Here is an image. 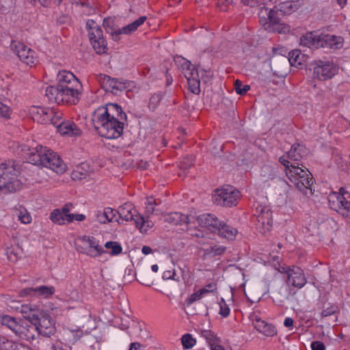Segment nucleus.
I'll return each instance as SVG.
<instances>
[{
	"label": "nucleus",
	"instance_id": "nucleus-1",
	"mask_svg": "<svg viewBox=\"0 0 350 350\" xmlns=\"http://www.w3.org/2000/svg\"><path fill=\"white\" fill-rule=\"evenodd\" d=\"M56 85L46 89L45 96L51 102L60 104H77L81 94L82 85L76 77L70 72L62 70L57 75Z\"/></svg>",
	"mask_w": 350,
	"mask_h": 350
},
{
	"label": "nucleus",
	"instance_id": "nucleus-2",
	"mask_svg": "<svg viewBox=\"0 0 350 350\" xmlns=\"http://www.w3.org/2000/svg\"><path fill=\"white\" fill-rule=\"evenodd\" d=\"M301 5L299 1H288L281 2L272 8L262 6L258 12L260 23L267 31L280 33L282 25L281 17L294 12Z\"/></svg>",
	"mask_w": 350,
	"mask_h": 350
},
{
	"label": "nucleus",
	"instance_id": "nucleus-3",
	"mask_svg": "<svg viewBox=\"0 0 350 350\" xmlns=\"http://www.w3.org/2000/svg\"><path fill=\"white\" fill-rule=\"evenodd\" d=\"M29 161L31 163L48 167L58 174L64 173L66 165L60 157L52 150L41 145L28 148Z\"/></svg>",
	"mask_w": 350,
	"mask_h": 350
},
{
	"label": "nucleus",
	"instance_id": "nucleus-4",
	"mask_svg": "<svg viewBox=\"0 0 350 350\" xmlns=\"http://www.w3.org/2000/svg\"><path fill=\"white\" fill-rule=\"evenodd\" d=\"M18 174L14 162L0 164V196L15 192L21 188L22 183L18 178Z\"/></svg>",
	"mask_w": 350,
	"mask_h": 350
},
{
	"label": "nucleus",
	"instance_id": "nucleus-5",
	"mask_svg": "<svg viewBox=\"0 0 350 350\" xmlns=\"http://www.w3.org/2000/svg\"><path fill=\"white\" fill-rule=\"evenodd\" d=\"M3 326L10 329L14 334L22 340L31 341L38 335L36 327L33 323L23 321H17L15 318L9 315H3L0 319Z\"/></svg>",
	"mask_w": 350,
	"mask_h": 350
},
{
	"label": "nucleus",
	"instance_id": "nucleus-6",
	"mask_svg": "<svg viewBox=\"0 0 350 350\" xmlns=\"http://www.w3.org/2000/svg\"><path fill=\"white\" fill-rule=\"evenodd\" d=\"M92 121L95 129L99 135L107 139L118 138L124 129V122L121 120H112L105 118H100L97 116L92 117Z\"/></svg>",
	"mask_w": 350,
	"mask_h": 350
},
{
	"label": "nucleus",
	"instance_id": "nucleus-7",
	"mask_svg": "<svg viewBox=\"0 0 350 350\" xmlns=\"http://www.w3.org/2000/svg\"><path fill=\"white\" fill-rule=\"evenodd\" d=\"M118 215L120 218L125 221L133 220L137 228L142 232H146L148 229L153 227L154 224L148 219H145L142 215L139 214L135 209L132 203L126 202L118 207L116 210V215Z\"/></svg>",
	"mask_w": 350,
	"mask_h": 350
},
{
	"label": "nucleus",
	"instance_id": "nucleus-8",
	"mask_svg": "<svg viewBox=\"0 0 350 350\" xmlns=\"http://www.w3.org/2000/svg\"><path fill=\"white\" fill-rule=\"evenodd\" d=\"M176 64L179 66L185 78L187 80L188 87L190 92L195 94L200 92L199 72L191 62L186 59L179 56L175 59Z\"/></svg>",
	"mask_w": 350,
	"mask_h": 350
},
{
	"label": "nucleus",
	"instance_id": "nucleus-9",
	"mask_svg": "<svg viewBox=\"0 0 350 350\" xmlns=\"http://www.w3.org/2000/svg\"><path fill=\"white\" fill-rule=\"evenodd\" d=\"M88 36L94 50L98 54H103L107 51V44L103 36L101 27L94 21L86 22Z\"/></svg>",
	"mask_w": 350,
	"mask_h": 350
},
{
	"label": "nucleus",
	"instance_id": "nucleus-10",
	"mask_svg": "<svg viewBox=\"0 0 350 350\" xmlns=\"http://www.w3.org/2000/svg\"><path fill=\"white\" fill-rule=\"evenodd\" d=\"M28 318L29 321L33 323L36 327L38 335L50 336L55 333V327L53 321L46 312L40 310L38 314L29 316Z\"/></svg>",
	"mask_w": 350,
	"mask_h": 350
},
{
	"label": "nucleus",
	"instance_id": "nucleus-11",
	"mask_svg": "<svg viewBox=\"0 0 350 350\" xmlns=\"http://www.w3.org/2000/svg\"><path fill=\"white\" fill-rule=\"evenodd\" d=\"M240 193L238 190L228 186L216 189L214 191L213 199L215 204L223 206H231L236 205Z\"/></svg>",
	"mask_w": 350,
	"mask_h": 350
},
{
	"label": "nucleus",
	"instance_id": "nucleus-12",
	"mask_svg": "<svg viewBox=\"0 0 350 350\" xmlns=\"http://www.w3.org/2000/svg\"><path fill=\"white\" fill-rule=\"evenodd\" d=\"M98 81L100 83L102 88L113 94L117 95L124 92L129 87L128 81L111 78L108 75L100 74L97 77Z\"/></svg>",
	"mask_w": 350,
	"mask_h": 350
},
{
	"label": "nucleus",
	"instance_id": "nucleus-13",
	"mask_svg": "<svg viewBox=\"0 0 350 350\" xmlns=\"http://www.w3.org/2000/svg\"><path fill=\"white\" fill-rule=\"evenodd\" d=\"M93 116L100 118H105L112 120H126V115L122 107L116 103H108L105 107H98L94 113Z\"/></svg>",
	"mask_w": 350,
	"mask_h": 350
},
{
	"label": "nucleus",
	"instance_id": "nucleus-14",
	"mask_svg": "<svg viewBox=\"0 0 350 350\" xmlns=\"http://www.w3.org/2000/svg\"><path fill=\"white\" fill-rule=\"evenodd\" d=\"M196 216L184 215L181 213L174 212L167 215L165 217L166 222L170 223L174 225H183L187 226V230L189 231V234L191 236L201 237L202 233L198 231V232L193 233L191 230V225L194 224Z\"/></svg>",
	"mask_w": 350,
	"mask_h": 350
},
{
	"label": "nucleus",
	"instance_id": "nucleus-15",
	"mask_svg": "<svg viewBox=\"0 0 350 350\" xmlns=\"http://www.w3.org/2000/svg\"><path fill=\"white\" fill-rule=\"evenodd\" d=\"M338 67L329 62H317L314 67L313 77L321 81L332 79L337 72Z\"/></svg>",
	"mask_w": 350,
	"mask_h": 350
},
{
	"label": "nucleus",
	"instance_id": "nucleus-16",
	"mask_svg": "<svg viewBox=\"0 0 350 350\" xmlns=\"http://www.w3.org/2000/svg\"><path fill=\"white\" fill-rule=\"evenodd\" d=\"M12 48L21 61L24 64L31 66L35 65L38 62L35 51L23 43H12Z\"/></svg>",
	"mask_w": 350,
	"mask_h": 350
},
{
	"label": "nucleus",
	"instance_id": "nucleus-17",
	"mask_svg": "<svg viewBox=\"0 0 350 350\" xmlns=\"http://www.w3.org/2000/svg\"><path fill=\"white\" fill-rule=\"evenodd\" d=\"M328 201L330 207L345 217L350 219V201L346 197L338 194H329Z\"/></svg>",
	"mask_w": 350,
	"mask_h": 350
},
{
	"label": "nucleus",
	"instance_id": "nucleus-18",
	"mask_svg": "<svg viewBox=\"0 0 350 350\" xmlns=\"http://www.w3.org/2000/svg\"><path fill=\"white\" fill-rule=\"evenodd\" d=\"M285 273L286 274V283L288 286L301 288L307 282L303 270L298 267H288Z\"/></svg>",
	"mask_w": 350,
	"mask_h": 350
},
{
	"label": "nucleus",
	"instance_id": "nucleus-19",
	"mask_svg": "<svg viewBox=\"0 0 350 350\" xmlns=\"http://www.w3.org/2000/svg\"><path fill=\"white\" fill-rule=\"evenodd\" d=\"M55 293L53 286H40L36 288H26L20 291L21 297H42L48 298Z\"/></svg>",
	"mask_w": 350,
	"mask_h": 350
},
{
	"label": "nucleus",
	"instance_id": "nucleus-20",
	"mask_svg": "<svg viewBox=\"0 0 350 350\" xmlns=\"http://www.w3.org/2000/svg\"><path fill=\"white\" fill-rule=\"evenodd\" d=\"M321 33L315 31L307 32L299 39V44L310 49L321 48Z\"/></svg>",
	"mask_w": 350,
	"mask_h": 350
},
{
	"label": "nucleus",
	"instance_id": "nucleus-21",
	"mask_svg": "<svg viewBox=\"0 0 350 350\" xmlns=\"http://www.w3.org/2000/svg\"><path fill=\"white\" fill-rule=\"evenodd\" d=\"M32 118L40 124H48L50 116L53 114V109L42 107H32L30 109Z\"/></svg>",
	"mask_w": 350,
	"mask_h": 350
},
{
	"label": "nucleus",
	"instance_id": "nucleus-22",
	"mask_svg": "<svg viewBox=\"0 0 350 350\" xmlns=\"http://www.w3.org/2000/svg\"><path fill=\"white\" fill-rule=\"evenodd\" d=\"M84 245L88 247L86 254L92 257H97L105 253L104 249L98 245L96 239L92 237L84 236L81 238Z\"/></svg>",
	"mask_w": 350,
	"mask_h": 350
},
{
	"label": "nucleus",
	"instance_id": "nucleus-23",
	"mask_svg": "<svg viewBox=\"0 0 350 350\" xmlns=\"http://www.w3.org/2000/svg\"><path fill=\"white\" fill-rule=\"evenodd\" d=\"M147 19L146 16H140L139 18L133 21V23L127 25L126 26L118 29L114 32H111L112 38L114 40L117 41L119 40V36L122 33L131 34L135 31L140 25H142Z\"/></svg>",
	"mask_w": 350,
	"mask_h": 350
},
{
	"label": "nucleus",
	"instance_id": "nucleus-24",
	"mask_svg": "<svg viewBox=\"0 0 350 350\" xmlns=\"http://www.w3.org/2000/svg\"><path fill=\"white\" fill-rule=\"evenodd\" d=\"M197 221L198 224L204 228H206L212 232H216V228L219 225L220 221L212 214H203L196 217L194 224Z\"/></svg>",
	"mask_w": 350,
	"mask_h": 350
},
{
	"label": "nucleus",
	"instance_id": "nucleus-25",
	"mask_svg": "<svg viewBox=\"0 0 350 350\" xmlns=\"http://www.w3.org/2000/svg\"><path fill=\"white\" fill-rule=\"evenodd\" d=\"M307 175H303L299 180H297L293 183L297 189L304 195H308V193L312 194V187L314 181L309 170L307 172Z\"/></svg>",
	"mask_w": 350,
	"mask_h": 350
},
{
	"label": "nucleus",
	"instance_id": "nucleus-26",
	"mask_svg": "<svg viewBox=\"0 0 350 350\" xmlns=\"http://www.w3.org/2000/svg\"><path fill=\"white\" fill-rule=\"evenodd\" d=\"M96 221L100 224H105L113 221H118L116 218V210L110 207H106L102 210H97L94 213Z\"/></svg>",
	"mask_w": 350,
	"mask_h": 350
},
{
	"label": "nucleus",
	"instance_id": "nucleus-27",
	"mask_svg": "<svg viewBox=\"0 0 350 350\" xmlns=\"http://www.w3.org/2000/svg\"><path fill=\"white\" fill-rule=\"evenodd\" d=\"M344 39L341 36L321 33V48L341 49Z\"/></svg>",
	"mask_w": 350,
	"mask_h": 350
},
{
	"label": "nucleus",
	"instance_id": "nucleus-28",
	"mask_svg": "<svg viewBox=\"0 0 350 350\" xmlns=\"http://www.w3.org/2000/svg\"><path fill=\"white\" fill-rule=\"evenodd\" d=\"M253 325L258 332L265 336L272 337L277 334V330L273 325L267 323L259 317H256L253 320Z\"/></svg>",
	"mask_w": 350,
	"mask_h": 350
},
{
	"label": "nucleus",
	"instance_id": "nucleus-29",
	"mask_svg": "<svg viewBox=\"0 0 350 350\" xmlns=\"http://www.w3.org/2000/svg\"><path fill=\"white\" fill-rule=\"evenodd\" d=\"M62 135L69 136H79L81 133V129L72 121L65 120L57 129Z\"/></svg>",
	"mask_w": 350,
	"mask_h": 350
},
{
	"label": "nucleus",
	"instance_id": "nucleus-30",
	"mask_svg": "<svg viewBox=\"0 0 350 350\" xmlns=\"http://www.w3.org/2000/svg\"><path fill=\"white\" fill-rule=\"evenodd\" d=\"M216 232L221 237L233 240L237 235L238 231L236 228L220 221L219 225L216 228Z\"/></svg>",
	"mask_w": 350,
	"mask_h": 350
},
{
	"label": "nucleus",
	"instance_id": "nucleus-31",
	"mask_svg": "<svg viewBox=\"0 0 350 350\" xmlns=\"http://www.w3.org/2000/svg\"><path fill=\"white\" fill-rule=\"evenodd\" d=\"M296 164L297 165H295V163H291V168L286 170V175L292 183H294L297 180H299L303 175L308 174L307 172L308 170L306 167H304V168H303L299 167V163H296Z\"/></svg>",
	"mask_w": 350,
	"mask_h": 350
},
{
	"label": "nucleus",
	"instance_id": "nucleus-32",
	"mask_svg": "<svg viewBox=\"0 0 350 350\" xmlns=\"http://www.w3.org/2000/svg\"><path fill=\"white\" fill-rule=\"evenodd\" d=\"M258 221L261 224L262 226L269 230L272 225V213L269 208H261L258 215Z\"/></svg>",
	"mask_w": 350,
	"mask_h": 350
},
{
	"label": "nucleus",
	"instance_id": "nucleus-33",
	"mask_svg": "<svg viewBox=\"0 0 350 350\" xmlns=\"http://www.w3.org/2000/svg\"><path fill=\"white\" fill-rule=\"evenodd\" d=\"M285 62H288L293 66L298 67L301 66L304 61V55L299 50H293L288 53V57H282Z\"/></svg>",
	"mask_w": 350,
	"mask_h": 350
},
{
	"label": "nucleus",
	"instance_id": "nucleus-34",
	"mask_svg": "<svg viewBox=\"0 0 350 350\" xmlns=\"http://www.w3.org/2000/svg\"><path fill=\"white\" fill-rule=\"evenodd\" d=\"M226 247L219 245H210L206 248L203 249V258H211L217 256L221 255L226 252Z\"/></svg>",
	"mask_w": 350,
	"mask_h": 350
},
{
	"label": "nucleus",
	"instance_id": "nucleus-35",
	"mask_svg": "<svg viewBox=\"0 0 350 350\" xmlns=\"http://www.w3.org/2000/svg\"><path fill=\"white\" fill-rule=\"evenodd\" d=\"M90 174L89 166L87 163H81L77 166L71 173L72 180H83L88 176Z\"/></svg>",
	"mask_w": 350,
	"mask_h": 350
},
{
	"label": "nucleus",
	"instance_id": "nucleus-36",
	"mask_svg": "<svg viewBox=\"0 0 350 350\" xmlns=\"http://www.w3.org/2000/svg\"><path fill=\"white\" fill-rule=\"evenodd\" d=\"M50 219L54 224L58 225L68 224L69 219H71L70 215H64L59 208H56L51 213Z\"/></svg>",
	"mask_w": 350,
	"mask_h": 350
},
{
	"label": "nucleus",
	"instance_id": "nucleus-37",
	"mask_svg": "<svg viewBox=\"0 0 350 350\" xmlns=\"http://www.w3.org/2000/svg\"><path fill=\"white\" fill-rule=\"evenodd\" d=\"M14 212L21 223L25 224L31 223V217L28 211L23 206L18 205L14 207Z\"/></svg>",
	"mask_w": 350,
	"mask_h": 350
},
{
	"label": "nucleus",
	"instance_id": "nucleus-38",
	"mask_svg": "<svg viewBox=\"0 0 350 350\" xmlns=\"http://www.w3.org/2000/svg\"><path fill=\"white\" fill-rule=\"evenodd\" d=\"M274 300L278 303H282L289 297V288L287 286H281L273 292Z\"/></svg>",
	"mask_w": 350,
	"mask_h": 350
},
{
	"label": "nucleus",
	"instance_id": "nucleus-39",
	"mask_svg": "<svg viewBox=\"0 0 350 350\" xmlns=\"http://www.w3.org/2000/svg\"><path fill=\"white\" fill-rule=\"evenodd\" d=\"M301 149L302 147L299 144L293 145L287 152V158L296 164L302 158Z\"/></svg>",
	"mask_w": 350,
	"mask_h": 350
},
{
	"label": "nucleus",
	"instance_id": "nucleus-40",
	"mask_svg": "<svg viewBox=\"0 0 350 350\" xmlns=\"http://www.w3.org/2000/svg\"><path fill=\"white\" fill-rule=\"evenodd\" d=\"M53 115L50 116L49 118L48 124H52L53 126L57 127L58 129L62 125V122H64V120L62 118V113L61 111H57L55 109H53Z\"/></svg>",
	"mask_w": 350,
	"mask_h": 350
},
{
	"label": "nucleus",
	"instance_id": "nucleus-41",
	"mask_svg": "<svg viewBox=\"0 0 350 350\" xmlns=\"http://www.w3.org/2000/svg\"><path fill=\"white\" fill-rule=\"evenodd\" d=\"M105 247L111 249L110 254L111 256L118 255L122 252V248L120 244L115 241H108L105 244Z\"/></svg>",
	"mask_w": 350,
	"mask_h": 350
},
{
	"label": "nucleus",
	"instance_id": "nucleus-42",
	"mask_svg": "<svg viewBox=\"0 0 350 350\" xmlns=\"http://www.w3.org/2000/svg\"><path fill=\"white\" fill-rule=\"evenodd\" d=\"M157 204L158 203L156 202V200L153 197L150 196L146 198L145 208L147 217L153 214V213L156 211L155 206H157Z\"/></svg>",
	"mask_w": 350,
	"mask_h": 350
},
{
	"label": "nucleus",
	"instance_id": "nucleus-43",
	"mask_svg": "<svg viewBox=\"0 0 350 350\" xmlns=\"http://www.w3.org/2000/svg\"><path fill=\"white\" fill-rule=\"evenodd\" d=\"M181 342L185 349H189L192 348L196 342L195 338H193L190 334H184L182 336Z\"/></svg>",
	"mask_w": 350,
	"mask_h": 350
},
{
	"label": "nucleus",
	"instance_id": "nucleus-44",
	"mask_svg": "<svg viewBox=\"0 0 350 350\" xmlns=\"http://www.w3.org/2000/svg\"><path fill=\"white\" fill-rule=\"evenodd\" d=\"M21 313L23 314L24 318L29 321L28 317L31 315H36L40 310H36L35 308H31L28 305H23L21 309Z\"/></svg>",
	"mask_w": 350,
	"mask_h": 350
},
{
	"label": "nucleus",
	"instance_id": "nucleus-45",
	"mask_svg": "<svg viewBox=\"0 0 350 350\" xmlns=\"http://www.w3.org/2000/svg\"><path fill=\"white\" fill-rule=\"evenodd\" d=\"M163 98V95L161 93L154 94L152 95L149 100L148 107L150 110L154 111L158 107L160 101Z\"/></svg>",
	"mask_w": 350,
	"mask_h": 350
},
{
	"label": "nucleus",
	"instance_id": "nucleus-46",
	"mask_svg": "<svg viewBox=\"0 0 350 350\" xmlns=\"http://www.w3.org/2000/svg\"><path fill=\"white\" fill-rule=\"evenodd\" d=\"M199 81H202L204 83H208L213 77V72L210 70H198Z\"/></svg>",
	"mask_w": 350,
	"mask_h": 350
},
{
	"label": "nucleus",
	"instance_id": "nucleus-47",
	"mask_svg": "<svg viewBox=\"0 0 350 350\" xmlns=\"http://www.w3.org/2000/svg\"><path fill=\"white\" fill-rule=\"evenodd\" d=\"M15 344L5 337H0V350H12Z\"/></svg>",
	"mask_w": 350,
	"mask_h": 350
},
{
	"label": "nucleus",
	"instance_id": "nucleus-48",
	"mask_svg": "<svg viewBox=\"0 0 350 350\" xmlns=\"http://www.w3.org/2000/svg\"><path fill=\"white\" fill-rule=\"evenodd\" d=\"M234 89L238 94L244 95L250 89V87L248 85H243L241 81L236 80L234 82Z\"/></svg>",
	"mask_w": 350,
	"mask_h": 350
},
{
	"label": "nucleus",
	"instance_id": "nucleus-49",
	"mask_svg": "<svg viewBox=\"0 0 350 350\" xmlns=\"http://www.w3.org/2000/svg\"><path fill=\"white\" fill-rule=\"evenodd\" d=\"M217 289V284L215 282H211L206 284L204 287L199 289V291L200 294H202V296H204L209 293H216Z\"/></svg>",
	"mask_w": 350,
	"mask_h": 350
},
{
	"label": "nucleus",
	"instance_id": "nucleus-50",
	"mask_svg": "<svg viewBox=\"0 0 350 350\" xmlns=\"http://www.w3.org/2000/svg\"><path fill=\"white\" fill-rule=\"evenodd\" d=\"M275 172L274 169L269 165H265L261 170V176L264 178L272 179L274 178Z\"/></svg>",
	"mask_w": 350,
	"mask_h": 350
},
{
	"label": "nucleus",
	"instance_id": "nucleus-51",
	"mask_svg": "<svg viewBox=\"0 0 350 350\" xmlns=\"http://www.w3.org/2000/svg\"><path fill=\"white\" fill-rule=\"evenodd\" d=\"M219 314L224 317H228L230 314V308L224 299H221V302L219 303Z\"/></svg>",
	"mask_w": 350,
	"mask_h": 350
},
{
	"label": "nucleus",
	"instance_id": "nucleus-52",
	"mask_svg": "<svg viewBox=\"0 0 350 350\" xmlns=\"http://www.w3.org/2000/svg\"><path fill=\"white\" fill-rule=\"evenodd\" d=\"M338 310V308L337 306L332 305L325 309H324L321 312V316L323 317H326L328 316H330L332 314H334Z\"/></svg>",
	"mask_w": 350,
	"mask_h": 350
},
{
	"label": "nucleus",
	"instance_id": "nucleus-53",
	"mask_svg": "<svg viewBox=\"0 0 350 350\" xmlns=\"http://www.w3.org/2000/svg\"><path fill=\"white\" fill-rule=\"evenodd\" d=\"M203 296L200 294V291H197L192 293L187 299L188 305L192 304L193 302L200 300Z\"/></svg>",
	"mask_w": 350,
	"mask_h": 350
},
{
	"label": "nucleus",
	"instance_id": "nucleus-54",
	"mask_svg": "<svg viewBox=\"0 0 350 350\" xmlns=\"http://www.w3.org/2000/svg\"><path fill=\"white\" fill-rule=\"evenodd\" d=\"M193 165V159L191 157H187L180 162L179 167L184 172Z\"/></svg>",
	"mask_w": 350,
	"mask_h": 350
},
{
	"label": "nucleus",
	"instance_id": "nucleus-55",
	"mask_svg": "<svg viewBox=\"0 0 350 350\" xmlns=\"http://www.w3.org/2000/svg\"><path fill=\"white\" fill-rule=\"evenodd\" d=\"M10 113V108L8 105L0 102V115L4 118H8Z\"/></svg>",
	"mask_w": 350,
	"mask_h": 350
},
{
	"label": "nucleus",
	"instance_id": "nucleus-56",
	"mask_svg": "<svg viewBox=\"0 0 350 350\" xmlns=\"http://www.w3.org/2000/svg\"><path fill=\"white\" fill-rule=\"evenodd\" d=\"M280 162L285 167V170H288L291 168V164L293 163L291 160L287 158V156H282L280 157Z\"/></svg>",
	"mask_w": 350,
	"mask_h": 350
},
{
	"label": "nucleus",
	"instance_id": "nucleus-57",
	"mask_svg": "<svg viewBox=\"0 0 350 350\" xmlns=\"http://www.w3.org/2000/svg\"><path fill=\"white\" fill-rule=\"evenodd\" d=\"M312 350H325V347L324 344L321 341H314L311 344Z\"/></svg>",
	"mask_w": 350,
	"mask_h": 350
},
{
	"label": "nucleus",
	"instance_id": "nucleus-58",
	"mask_svg": "<svg viewBox=\"0 0 350 350\" xmlns=\"http://www.w3.org/2000/svg\"><path fill=\"white\" fill-rule=\"evenodd\" d=\"M245 5H250L251 7L255 6L258 2H262L263 6L267 5L264 2V0H242Z\"/></svg>",
	"mask_w": 350,
	"mask_h": 350
},
{
	"label": "nucleus",
	"instance_id": "nucleus-59",
	"mask_svg": "<svg viewBox=\"0 0 350 350\" xmlns=\"http://www.w3.org/2000/svg\"><path fill=\"white\" fill-rule=\"evenodd\" d=\"M70 216L71 219H69V223L72 222L73 220L81 221L85 218V216L83 214H71Z\"/></svg>",
	"mask_w": 350,
	"mask_h": 350
},
{
	"label": "nucleus",
	"instance_id": "nucleus-60",
	"mask_svg": "<svg viewBox=\"0 0 350 350\" xmlns=\"http://www.w3.org/2000/svg\"><path fill=\"white\" fill-rule=\"evenodd\" d=\"M204 336L206 338L210 345V342L213 341H217L215 336L211 332L206 331L204 334Z\"/></svg>",
	"mask_w": 350,
	"mask_h": 350
},
{
	"label": "nucleus",
	"instance_id": "nucleus-61",
	"mask_svg": "<svg viewBox=\"0 0 350 350\" xmlns=\"http://www.w3.org/2000/svg\"><path fill=\"white\" fill-rule=\"evenodd\" d=\"M210 348L211 350H226V349L218 344L217 341H213L210 342Z\"/></svg>",
	"mask_w": 350,
	"mask_h": 350
},
{
	"label": "nucleus",
	"instance_id": "nucleus-62",
	"mask_svg": "<svg viewBox=\"0 0 350 350\" xmlns=\"http://www.w3.org/2000/svg\"><path fill=\"white\" fill-rule=\"evenodd\" d=\"M111 23V21L107 18H105L103 20V26L105 28L106 31L111 34V32H113L112 31V27L110 26V23Z\"/></svg>",
	"mask_w": 350,
	"mask_h": 350
},
{
	"label": "nucleus",
	"instance_id": "nucleus-63",
	"mask_svg": "<svg viewBox=\"0 0 350 350\" xmlns=\"http://www.w3.org/2000/svg\"><path fill=\"white\" fill-rule=\"evenodd\" d=\"M12 350H31L29 347L21 343H16Z\"/></svg>",
	"mask_w": 350,
	"mask_h": 350
},
{
	"label": "nucleus",
	"instance_id": "nucleus-64",
	"mask_svg": "<svg viewBox=\"0 0 350 350\" xmlns=\"http://www.w3.org/2000/svg\"><path fill=\"white\" fill-rule=\"evenodd\" d=\"M293 323H294V321L292 318L291 317H286L285 319H284V325L285 327H292L293 325Z\"/></svg>",
	"mask_w": 350,
	"mask_h": 350
}]
</instances>
